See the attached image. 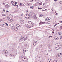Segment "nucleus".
Here are the masks:
<instances>
[{
	"instance_id": "nucleus-1",
	"label": "nucleus",
	"mask_w": 62,
	"mask_h": 62,
	"mask_svg": "<svg viewBox=\"0 0 62 62\" xmlns=\"http://www.w3.org/2000/svg\"><path fill=\"white\" fill-rule=\"evenodd\" d=\"M62 46L60 43H58V44H56L55 46V48L56 50H59L61 47Z\"/></svg>"
},
{
	"instance_id": "nucleus-2",
	"label": "nucleus",
	"mask_w": 62,
	"mask_h": 62,
	"mask_svg": "<svg viewBox=\"0 0 62 62\" xmlns=\"http://www.w3.org/2000/svg\"><path fill=\"white\" fill-rule=\"evenodd\" d=\"M30 14L31 18H33V17L35 18V17L36 16V15L35 13H30Z\"/></svg>"
},
{
	"instance_id": "nucleus-3",
	"label": "nucleus",
	"mask_w": 62,
	"mask_h": 62,
	"mask_svg": "<svg viewBox=\"0 0 62 62\" xmlns=\"http://www.w3.org/2000/svg\"><path fill=\"white\" fill-rule=\"evenodd\" d=\"M8 51L7 50H3L2 51V54H4V55H6V54H8Z\"/></svg>"
},
{
	"instance_id": "nucleus-4",
	"label": "nucleus",
	"mask_w": 62,
	"mask_h": 62,
	"mask_svg": "<svg viewBox=\"0 0 62 62\" xmlns=\"http://www.w3.org/2000/svg\"><path fill=\"white\" fill-rule=\"evenodd\" d=\"M25 17L26 19H29V18H30V17H31L30 16V13L29 14H26L25 16Z\"/></svg>"
},
{
	"instance_id": "nucleus-5",
	"label": "nucleus",
	"mask_w": 62,
	"mask_h": 62,
	"mask_svg": "<svg viewBox=\"0 0 62 62\" xmlns=\"http://www.w3.org/2000/svg\"><path fill=\"white\" fill-rule=\"evenodd\" d=\"M24 36H22L20 38V39H19V40L20 41V40H23L24 39Z\"/></svg>"
},
{
	"instance_id": "nucleus-6",
	"label": "nucleus",
	"mask_w": 62,
	"mask_h": 62,
	"mask_svg": "<svg viewBox=\"0 0 62 62\" xmlns=\"http://www.w3.org/2000/svg\"><path fill=\"white\" fill-rule=\"evenodd\" d=\"M37 43V41H35L34 42L33 45V47H34V46H35L37 44H36Z\"/></svg>"
},
{
	"instance_id": "nucleus-7",
	"label": "nucleus",
	"mask_w": 62,
	"mask_h": 62,
	"mask_svg": "<svg viewBox=\"0 0 62 62\" xmlns=\"http://www.w3.org/2000/svg\"><path fill=\"white\" fill-rule=\"evenodd\" d=\"M28 23L29 24H31V25H34V23H33L31 21H29Z\"/></svg>"
},
{
	"instance_id": "nucleus-8",
	"label": "nucleus",
	"mask_w": 62,
	"mask_h": 62,
	"mask_svg": "<svg viewBox=\"0 0 62 62\" xmlns=\"http://www.w3.org/2000/svg\"><path fill=\"white\" fill-rule=\"evenodd\" d=\"M50 19L51 18H50V17H47L46 18V21H48L49 20H50Z\"/></svg>"
},
{
	"instance_id": "nucleus-9",
	"label": "nucleus",
	"mask_w": 62,
	"mask_h": 62,
	"mask_svg": "<svg viewBox=\"0 0 62 62\" xmlns=\"http://www.w3.org/2000/svg\"><path fill=\"white\" fill-rule=\"evenodd\" d=\"M26 49L25 48H24L23 49V53H25V52H26Z\"/></svg>"
},
{
	"instance_id": "nucleus-10",
	"label": "nucleus",
	"mask_w": 62,
	"mask_h": 62,
	"mask_svg": "<svg viewBox=\"0 0 62 62\" xmlns=\"http://www.w3.org/2000/svg\"><path fill=\"white\" fill-rule=\"evenodd\" d=\"M22 59L23 61H25L26 60V59L24 57V58H23Z\"/></svg>"
},
{
	"instance_id": "nucleus-11",
	"label": "nucleus",
	"mask_w": 62,
	"mask_h": 62,
	"mask_svg": "<svg viewBox=\"0 0 62 62\" xmlns=\"http://www.w3.org/2000/svg\"><path fill=\"white\" fill-rule=\"evenodd\" d=\"M21 22L22 23H24V21L23 20H22L21 21Z\"/></svg>"
},
{
	"instance_id": "nucleus-12",
	"label": "nucleus",
	"mask_w": 62,
	"mask_h": 62,
	"mask_svg": "<svg viewBox=\"0 0 62 62\" xmlns=\"http://www.w3.org/2000/svg\"><path fill=\"white\" fill-rule=\"evenodd\" d=\"M54 38L55 40H58V38L57 37H55Z\"/></svg>"
},
{
	"instance_id": "nucleus-13",
	"label": "nucleus",
	"mask_w": 62,
	"mask_h": 62,
	"mask_svg": "<svg viewBox=\"0 0 62 62\" xmlns=\"http://www.w3.org/2000/svg\"><path fill=\"white\" fill-rule=\"evenodd\" d=\"M16 26L17 27H21V26L19 25V24H17L16 25Z\"/></svg>"
},
{
	"instance_id": "nucleus-14",
	"label": "nucleus",
	"mask_w": 62,
	"mask_h": 62,
	"mask_svg": "<svg viewBox=\"0 0 62 62\" xmlns=\"http://www.w3.org/2000/svg\"><path fill=\"white\" fill-rule=\"evenodd\" d=\"M9 5H8V4H7L5 6V7L6 8H9Z\"/></svg>"
},
{
	"instance_id": "nucleus-15",
	"label": "nucleus",
	"mask_w": 62,
	"mask_h": 62,
	"mask_svg": "<svg viewBox=\"0 0 62 62\" xmlns=\"http://www.w3.org/2000/svg\"><path fill=\"white\" fill-rule=\"evenodd\" d=\"M59 54H57L56 55V58H58L59 57Z\"/></svg>"
},
{
	"instance_id": "nucleus-16",
	"label": "nucleus",
	"mask_w": 62,
	"mask_h": 62,
	"mask_svg": "<svg viewBox=\"0 0 62 62\" xmlns=\"http://www.w3.org/2000/svg\"><path fill=\"white\" fill-rule=\"evenodd\" d=\"M25 26H26V27H27V28H28V26H29V25H28V24H26L25 25Z\"/></svg>"
},
{
	"instance_id": "nucleus-17",
	"label": "nucleus",
	"mask_w": 62,
	"mask_h": 62,
	"mask_svg": "<svg viewBox=\"0 0 62 62\" xmlns=\"http://www.w3.org/2000/svg\"><path fill=\"white\" fill-rule=\"evenodd\" d=\"M14 55L13 54H11L10 55V56H12V57Z\"/></svg>"
},
{
	"instance_id": "nucleus-18",
	"label": "nucleus",
	"mask_w": 62,
	"mask_h": 62,
	"mask_svg": "<svg viewBox=\"0 0 62 62\" xmlns=\"http://www.w3.org/2000/svg\"><path fill=\"white\" fill-rule=\"evenodd\" d=\"M18 29V28L16 27V28L15 29V31H17Z\"/></svg>"
},
{
	"instance_id": "nucleus-19",
	"label": "nucleus",
	"mask_w": 62,
	"mask_h": 62,
	"mask_svg": "<svg viewBox=\"0 0 62 62\" xmlns=\"http://www.w3.org/2000/svg\"><path fill=\"white\" fill-rule=\"evenodd\" d=\"M43 22H41L39 23V24H43Z\"/></svg>"
},
{
	"instance_id": "nucleus-20",
	"label": "nucleus",
	"mask_w": 62,
	"mask_h": 62,
	"mask_svg": "<svg viewBox=\"0 0 62 62\" xmlns=\"http://www.w3.org/2000/svg\"><path fill=\"white\" fill-rule=\"evenodd\" d=\"M42 16H43V15L42 14H40V15H39V16L40 17H42Z\"/></svg>"
},
{
	"instance_id": "nucleus-21",
	"label": "nucleus",
	"mask_w": 62,
	"mask_h": 62,
	"mask_svg": "<svg viewBox=\"0 0 62 62\" xmlns=\"http://www.w3.org/2000/svg\"><path fill=\"white\" fill-rule=\"evenodd\" d=\"M21 58H22V59L23 58H24V57L22 55L21 56Z\"/></svg>"
},
{
	"instance_id": "nucleus-22",
	"label": "nucleus",
	"mask_w": 62,
	"mask_h": 62,
	"mask_svg": "<svg viewBox=\"0 0 62 62\" xmlns=\"http://www.w3.org/2000/svg\"><path fill=\"white\" fill-rule=\"evenodd\" d=\"M58 34H59L60 35H61L62 34L60 32H58Z\"/></svg>"
},
{
	"instance_id": "nucleus-23",
	"label": "nucleus",
	"mask_w": 62,
	"mask_h": 62,
	"mask_svg": "<svg viewBox=\"0 0 62 62\" xmlns=\"http://www.w3.org/2000/svg\"><path fill=\"white\" fill-rule=\"evenodd\" d=\"M12 28L13 29H14V28H15V27L14 26H13L12 27Z\"/></svg>"
},
{
	"instance_id": "nucleus-24",
	"label": "nucleus",
	"mask_w": 62,
	"mask_h": 62,
	"mask_svg": "<svg viewBox=\"0 0 62 62\" xmlns=\"http://www.w3.org/2000/svg\"><path fill=\"white\" fill-rule=\"evenodd\" d=\"M4 23L6 24V25H7V26H8V23H6V22H5Z\"/></svg>"
},
{
	"instance_id": "nucleus-25",
	"label": "nucleus",
	"mask_w": 62,
	"mask_h": 62,
	"mask_svg": "<svg viewBox=\"0 0 62 62\" xmlns=\"http://www.w3.org/2000/svg\"><path fill=\"white\" fill-rule=\"evenodd\" d=\"M59 24V23H58V24H55L54 25V27H55V26H56V25H57V24Z\"/></svg>"
},
{
	"instance_id": "nucleus-26",
	"label": "nucleus",
	"mask_w": 62,
	"mask_h": 62,
	"mask_svg": "<svg viewBox=\"0 0 62 62\" xmlns=\"http://www.w3.org/2000/svg\"><path fill=\"white\" fill-rule=\"evenodd\" d=\"M10 21L11 22H13V20L12 19H10Z\"/></svg>"
},
{
	"instance_id": "nucleus-27",
	"label": "nucleus",
	"mask_w": 62,
	"mask_h": 62,
	"mask_svg": "<svg viewBox=\"0 0 62 62\" xmlns=\"http://www.w3.org/2000/svg\"><path fill=\"white\" fill-rule=\"evenodd\" d=\"M2 16H6V15L4 14H2Z\"/></svg>"
},
{
	"instance_id": "nucleus-28",
	"label": "nucleus",
	"mask_w": 62,
	"mask_h": 62,
	"mask_svg": "<svg viewBox=\"0 0 62 62\" xmlns=\"http://www.w3.org/2000/svg\"><path fill=\"white\" fill-rule=\"evenodd\" d=\"M7 19H8V20H9V19H10V18H9V17H7Z\"/></svg>"
},
{
	"instance_id": "nucleus-29",
	"label": "nucleus",
	"mask_w": 62,
	"mask_h": 62,
	"mask_svg": "<svg viewBox=\"0 0 62 62\" xmlns=\"http://www.w3.org/2000/svg\"><path fill=\"white\" fill-rule=\"evenodd\" d=\"M39 4L40 5H41L42 4V3L41 2Z\"/></svg>"
},
{
	"instance_id": "nucleus-30",
	"label": "nucleus",
	"mask_w": 62,
	"mask_h": 62,
	"mask_svg": "<svg viewBox=\"0 0 62 62\" xmlns=\"http://www.w3.org/2000/svg\"><path fill=\"white\" fill-rule=\"evenodd\" d=\"M30 27H31V26L29 25V26L28 27V28H30Z\"/></svg>"
},
{
	"instance_id": "nucleus-31",
	"label": "nucleus",
	"mask_w": 62,
	"mask_h": 62,
	"mask_svg": "<svg viewBox=\"0 0 62 62\" xmlns=\"http://www.w3.org/2000/svg\"><path fill=\"white\" fill-rule=\"evenodd\" d=\"M51 37H52V36H49L48 37V38H51Z\"/></svg>"
},
{
	"instance_id": "nucleus-32",
	"label": "nucleus",
	"mask_w": 62,
	"mask_h": 62,
	"mask_svg": "<svg viewBox=\"0 0 62 62\" xmlns=\"http://www.w3.org/2000/svg\"><path fill=\"white\" fill-rule=\"evenodd\" d=\"M53 62H57V61H56V60H55Z\"/></svg>"
},
{
	"instance_id": "nucleus-33",
	"label": "nucleus",
	"mask_w": 62,
	"mask_h": 62,
	"mask_svg": "<svg viewBox=\"0 0 62 62\" xmlns=\"http://www.w3.org/2000/svg\"><path fill=\"white\" fill-rule=\"evenodd\" d=\"M42 8H38V9H42Z\"/></svg>"
},
{
	"instance_id": "nucleus-34",
	"label": "nucleus",
	"mask_w": 62,
	"mask_h": 62,
	"mask_svg": "<svg viewBox=\"0 0 62 62\" xmlns=\"http://www.w3.org/2000/svg\"><path fill=\"white\" fill-rule=\"evenodd\" d=\"M60 39H62V36L60 37Z\"/></svg>"
},
{
	"instance_id": "nucleus-35",
	"label": "nucleus",
	"mask_w": 62,
	"mask_h": 62,
	"mask_svg": "<svg viewBox=\"0 0 62 62\" xmlns=\"http://www.w3.org/2000/svg\"><path fill=\"white\" fill-rule=\"evenodd\" d=\"M9 12L8 11V10H7L6 11V12Z\"/></svg>"
},
{
	"instance_id": "nucleus-36",
	"label": "nucleus",
	"mask_w": 62,
	"mask_h": 62,
	"mask_svg": "<svg viewBox=\"0 0 62 62\" xmlns=\"http://www.w3.org/2000/svg\"><path fill=\"white\" fill-rule=\"evenodd\" d=\"M21 5H22V3H20V4H19V6H21Z\"/></svg>"
},
{
	"instance_id": "nucleus-37",
	"label": "nucleus",
	"mask_w": 62,
	"mask_h": 62,
	"mask_svg": "<svg viewBox=\"0 0 62 62\" xmlns=\"http://www.w3.org/2000/svg\"><path fill=\"white\" fill-rule=\"evenodd\" d=\"M54 1H55V2H57V1L56 0H54Z\"/></svg>"
},
{
	"instance_id": "nucleus-38",
	"label": "nucleus",
	"mask_w": 62,
	"mask_h": 62,
	"mask_svg": "<svg viewBox=\"0 0 62 62\" xmlns=\"http://www.w3.org/2000/svg\"><path fill=\"white\" fill-rule=\"evenodd\" d=\"M60 3L61 4H62V2H60Z\"/></svg>"
},
{
	"instance_id": "nucleus-39",
	"label": "nucleus",
	"mask_w": 62,
	"mask_h": 62,
	"mask_svg": "<svg viewBox=\"0 0 62 62\" xmlns=\"http://www.w3.org/2000/svg\"><path fill=\"white\" fill-rule=\"evenodd\" d=\"M26 38H27V37H25V39H26Z\"/></svg>"
},
{
	"instance_id": "nucleus-40",
	"label": "nucleus",
	"mask_w": 62,
	"mask_h": 62,
	"mask_svg": "<svg viewBox=\"0 0 62 62\" xmlns=\"http://www.w3.org/2000/svg\"><path fill=\"white\" fill-rule=\"evenodd\" d=\"M5 19H6V18L5 17L3 18V20H5Z\"/></svg>"
},
{
	"instance_id": "nucleus-41",
	"label": "nucleus",
	"mask_w": 62,
	"mask_h": 62,
	"mask_svg": "<svg viewBox=\"0 0 62 62\" xmlns=\"http://www.w3.org/2000/svg\"><path fill=\"white\" fill-rule=\"evenodd\" d=\"M16 4H15L14 5V7H16Z\"/></svg>"
},
{
	"instance_id": "nucleus-42",
	"label": "nucleus",
	"mask_w": 62,
	"mask_h": 62,
	"mask_svg": "<svg viewBox=\"0 0 62 62\" xmlns=\"http://www.w3.org/2000/svg\"><path fill=\"white\" fill-rule=\"evenodd\" d=\"M24 46H26V44H24Z\"/></svg>"
},
{
	"instance_id": "nucleus-43",
	"label": "nucleus",
	"mask_w": 62,
	"mask_h": 62,
	"mask_svg": "<svg viewBox=\"0 0 62 62\" xmlns=\"http://www.w3.org/2000/svg\"><path fill=\"white\" fill-rule=\"evenodd\" d=\"M2 4L3 5H5V4L4 3H3Z\"/></svg>"
},
{
	"instance_id": "nucleus-44",
	"label": "nucleus",
	"mask_w": 62,
	"mask_h": 62,
	"mask_svg": "<svg viewBox=\"0 0 62 62\" xmlns=\"http://www.w3.org/2000/svg\"><path fill=\"white\" fill-rule=\"evenodd\" d=\"M15 4H18V3H17V2H15Z\"/></svg>"
},
{
	"instance_id": "nucleus-45",
	"label": "nucleus",
	"mask_w": 62,
	"mask_h": 62,
	"mask_svg": "<svg viewBox=\"0 0 62 62\" xmlns=\"http://www.w3.org/2000/svg\"><path fill=\"white\" fill-rule=\"evenodd\" d=\"M3 11H6V10H4V9H3Z\"/></svg>"
},
{
	"instance_id": "nucleus-46",
	"label": "nucleus",
	"mask_w": 62,
	"mask_h": 62,
	"mask_svg": "<svg viewBox=\"0 0 62 62\" xmlns=\"http://www.w3.org/2000/svg\"><path fill=\"white\" fill-rule=\"evenodd\" d=\"M56 15H57L58 14H57V13H56L55 14Z\"/></svg>"
},
{
	"instance_id": "nucleus-47",
	"label": "nucleus",
	"mask_w": 62,
	"mask_h": 62,
	"mask_svg": "<svg viewBox=\"0 0 62 62\" xmlns=\"http://www.w3.org/2000/svg\"><path fill=\"white\" fill-rule=\"evenodd\" d=\"M36 1V0H32V1Z\"/></svg>"
},
{
	"instance_id": "nucleus-48",
	"label": "nucleus",
	"mask_w": 62,
	"mask_h": 62,
	"mask_svg": "<svg viewBox=\"0 0 62 62\" xmlns=\"http://www.w3.org/2000/svg\"><path fill=\"white\" fill-rule=\"evenodd\" d=\"M16 7H18V5H16Z\"/></svg>"
},
{
	"instance_id": "nucleus-49",
	"label": "nucleus",
	"mask_w": 62,
	"mask_h": 62,
	"mask_svg": "<svg viewBox=\"0 0 62 62\" xmlns=\"http://www.w3.org/2000/svg\"><path fill=\"white\" fill-rule=\"evenodd\" d=\"M60 54L61 55H62V53H60Z\"/></svg>"
},
{
	"instance_id": "nucleus-50",
	"label": "nucleus",
	"mask_w": 62,
	"mask_h": 62,
	"mask_svg": "<svg viewBox=\"0 0 62 62\" xmlns=\"http://www.w3.org/2000/svg\"><path fill=\"white\" fill-rule=\"evenodd\" d=\"M62 22V21H60V22Z\"/></svg>"
},
{
	"instance_id": "nucleus-51",
	"label": "nucleus",
	"mask_w": 62,
	"mask_h": 62,
	"mask_svg": "<svg viewBox=\"0 0 62 62\" xmlns=\"http://www.w3.org/2000/svg\"><path fill=\"white\" fill-rule=\"evenodd\" d=\"M27 5H29V3H27Z\"/></svg>"
},
{
	"instance_id": "nucleus-52",
	"label": "nucleus",
	"mask_w": 62,
	"mask_h": 62,
	"mask_svg": "<svg viewBox=\"0 0 62 62\" xmlns=\"http://www.w3.org/2000/svg\"><path fill=\"white\" fill-rule=\"evenodd\" d=\"M30 8H32V7H30Z\"/></svg>"
},
{
	"instance_id": "nucleus-53",
	"label": "nucleus",
	"mask_w": 62,
	"mask_h": 62,
	"mask_svg": "<svg viewBox=\"0 0 62 62\" xmlns=\"http://www.w3.org/2000/svg\"><path fill=\"white\" fill-rule=\"evenodd\" d=\"M2 21V20H1L0 22H1V21Z\"/></svg>"
},
{
	"instance_id": "nucleus-54",
	"label": "nucleus",
	"mask_w": 62,
	"mask_h": 62,
	"mask_svg": "<svg viewBox=\"0 0 62 62\" xmlns=\"http://www.w3.org/2000/svg\"><path fill=\"white\" fill-rule=\"evenodd\" d=\"M43 11H45V10H43Z\"/></svg>"
},
{
	"instance_id": "nucleus-55",
	"label": "nucleus",
	"mask_w": 62,
	"mask_h": 62,
	"mask_svg": "<svg viewBox=\"0 0 62 62\" xmlns=\"http://www.w3.org/2000/svg\"><path fill=\"white\" fill-rule=\"evenodd\" d=\"M46 10H47V9H46Z\"/></svg>"
},
{
	"instance_id": "nucleus-56",
	"label": "nucleus",
	"mask_w": 62,
	"mask_h": 62,
	"mask_svg": "<svg viewBox=\"0 0 62 62\" xmlns=\"http://www.w3.org/2000/svg\"><path fill=\"white\" fill-rule=\"evenodd\" d=\"M11 2H12V3H13V1H11Z\"/></svg>"
},
{
	"instance_id": "nucleus-57",
	"label": "nucleus",
	"mask_w": 62,
	"mask_h": 62,
	"mask_svg": "<svg viewBox=\"0 0 62 62\" xmlns=\"http://www.w3.org/2000/svg\"><path fill=\"white\" fill-rule=\"evenodd\" d=\"M52 33H53V34H54V31Z\"/></svg>"
},
{
	"instance_id": "nucleus-58",
	"label": "nucleus",
	"mask_w": 62,
	"mask_h": 62,
	"mask_svg": "<svg viewBox=\"0 0 62 62\" xmlns=\"http://www.w3.org/2000/svg\"><path fill=\"white\" fill-rule=\"evenodd\" d=\"M10 16H11V15H10Z\"/></svg>"
},
{
	"instance_id": "nucleus-59",
	"label": "nucleus",
	"mask_w": 62,
	"mask_h": 62,
	"mask_svg": "<svg viewBox=\"0 0 62 62\" xmlns=\"http://www.w3.org/2000/svg\"><path fill=\"white\" fill-rule=\"evenodd\" d=\"M49 0H46V1H48Z\"/></svg>"
},
{
	"instance_id": "nucleus-60",
	"label": "nucleus",
	"mask_w": 62,
	"mask_h": 62,
	"mask_svg": "<svg viewBox=\"0 0 62 62\" xmlns=\"http://www.w3.org/2000/svg\"><path fill=\"white\" fill-rule=\"evenodd\" d=\"M6 56H7V55H6Z\"/></svg>"
},
{
	"instance_id": "nucleus-61",
	"label": "nucleus",
	"mask_w": 62,
	"mask_h": 62,
	"mask_svg": "<svg viewBox=\"0 0 62 62\" xmlns=\"http://www.w3.org/2000/svg\"><path fill=\"white\" fill-rule=\"evenodd\" d=\"M40 62H41V61H40Z\"/></svg>"
},
{
	"instance_id": "nucleus-62",
	"label": "nucleus",
	"mask_w": 62,
	"mask_h": 62,
	"mask_svg": "<svg viewBox=\"0 0 62 62\" xmlns=\"http://www.w3.org/2000/svg\"><path fill=\"white\" fill-rule=\"evenodd\" d=\"M42 10H44L43 9Z\"/></svg>"
},
{
	"instance_id": "nucleus-63",
	"label": "nucleus",
	"mask_w": 62,
	"mask_h": 62,
	"mask_svg": "<svg viewBox=\"0 0 62 62\" xmlns=\"http://www.w3.org/2000/svg\"><path fill=\"white\" fill-rule=\"evenodd\" d=\"M52 50L51 49V51H52Z\"/></svg>"
},
{
	"instance_id": "nucleus-64",
	"label": "nucleus",
	"mask_w": 62,
	"mask_h": 62,
	"mask_svg": "<svg viewBox=\"0 0 62 62\" xmlns=\"http://www.w3.org/2000/svg\"><path fill=\"white\" fill-rule=\"evenodd\" d=\"M49 62H50V61H49Z\"/></svg>"
}]
</instances>
